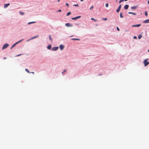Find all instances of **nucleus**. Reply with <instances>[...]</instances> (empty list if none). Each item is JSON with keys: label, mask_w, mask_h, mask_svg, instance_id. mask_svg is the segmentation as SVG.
I'll list each match as a JSON object with an SVG mask.
<instances>
[{"label": "nucleus", "mask_w": 149, "mask_h": 149, "mask_svg": "<svg viewBox=\"0 0 149 149\" xmlns=\"http://www.w3.org/2000/svg\"><path fill=\"white\" fill-rule=\"evenodd\" d=\"M120 8H118L116 9V12L117 13H118L120 10Z\"/></svg>", "instance_id": "22"}, {"label": "nucleus", "mask_w": 149, "mask_h": 149, "mask_svg": "<svg viewBox=\"0 0 149 149\" xmlns=\"http://www.w3.org/2000/svg\"><path fill=\"white\" fill-rule=\"evenodd\" d=\"M70 14H71V12H69L67 13L66 15H67V16H68V15H70Z\"/></svg>", "instance_id": "26"}, {"label": "nucleus", "mask_w": 149, "mask_h": 149, "mask_svg": "<svg viewBox=\"0 0 149 149\" xmlns=\"http://www.w3.org/2000/svg\"><path fill=\"white\" fill-rule=\"evenodd\" d=\"M36 22H30L28 23V24L29 25L31 24H33L36 23Z\"/></svg>", "instance_id": "19"}, {"label": "nucleus", "mask_w": 149, "mask_h": 149, "mask_svg": "<svg viewBox=\"0 0 149 149\" xmlns=\"http://www.w3.org/2000/svg\"><path fill=\"white\" fill-rule=\"evenodd\" d=\"M65 5L68 7L69 6V4L68 3H66Z\"/></svg>", "instance_id": "38"}, {"label": "nucleus", "mask_w": 149, "mask_h": 149, "mask_svg": "<svg viewBox=\"0 0 149 149\" xmlns=\"http://www.w3.org/2000/svg\"><path fill=\"white\" fill-rule=\"evenodd\" d=\"M58 49V47H53L52 49V50L54 51H56Z\"/></svg>", "instance_id": "6"}, {"label": "nucleus", "mask_w": 149, "mask_h": 149, "mask_svg": "<svg viewBox=\"0 0 149 149\" xmlns=\"http://www.w3.org/2000/svg\"><path fill=\"white\" fill-rule=\"evenodd\" d=\"M116 29L117 30H118V31H119L120 29L118 27H117Z\"/></svg>", "instance_id": "35"}, {"label": "nucleus", "mask_w": 149, "mask_h": 149, "mask_svg": "<svg viewBox=\"0 0 149 149\" xmlns=\"http://www.w3.org/2000/svg\"><path fill=\"white\" fill-rule=\"evenodd\" d=\"M121 7V4H120L118 7V8H120V9Z\"/></svg>", "instance_id": "32"}, {"label": "nucleus", "mask_w": 149, "mask_h": 149, "mask_svg": "<svg viewBox=\"0 0 149 149\" xmlns=\"http://www.w3.org/2000/svg\"><path fill=\"white\" fill-rule=\"evenodd\" d=\"M143 23H149V19H146L143 22Z\"/></svg>", "instance_id": "9"}, {"label": "nucleus", "mask_w": 149, "mask_h": 149, "mask_svg": "<svg viewBox=\"0 0 149 149\" xmlns=\"http://www.w3.org/2000/svg\"><path fill=\"white\" fill-rule=\"evenodd\" d=\"M129 6L128 5H126L124 6V8L125 10H127L128 9Z\"/></svg>", "instance_id": "10"}, {"label": "nucleus", "mask_w": 149, "mask_h": 149, "mask_svg": "<svg viewBox=\"0 0 149 149\" xmlns=\"http://www.w3.org/2000/svg\"><path fill=\"white\" fill-rule=\"evenodd\" d=\"M124 1L123 0H120L119 1V3H121L122 2V1Z\"/></svg>", "instance_id": "34"}, {"label": "nucleus", "mask_w": 149, "mask_h": 149, "mask_svg": "<svg viewBox=\"0 0 149 149\" xmlns=\"http://www.w3.org/2000/svg\"><path fill=\"white\" fill-rule=\"evenodd\" d=\"M10 3H8L6 4H5L4 5V8H7L8 6L10 5Z\"/></svg>", "instance_id": "8"}, {"label": "nucleus", "mask_w": 149, "mask_h": 149, "mask_svg": "<svg viewBox=\"0 0 149 149\" xmlns=\"http://www.w3.org/2000/svg\"><path fill=\"white\" fill-rule=\"evenodd\" d=\"M73 6H74L78 7V6H79V4H74L73 5Z\"/></svg>", "instance_id": "28"}, {"label": "nucleus", "mask_w": 149, "mask_h": 149, "mask_svg": "<svg viewBox=\"0 0 149 149\" xmlns=\"http://www.w3.org/2000/svg\"><path fill=\"white\" fill-rule=\"evenodd\" d=\"M38 37V35H37V36H36L33 37L32 38H33V39H34L35 38H37Z\"/></svg>", "instance_id": "27"}, {"label": "nucleus", "mask_w": 149, "mask_h": 149, "mask_svg": "<svg viewBox=\"0 0 149 149\" xmlns=\"http://www.w3.org/2000/svg\"><path fill=\"white\" fill-rule=\"evenodd\" d=\"M91 19L92 20H93L95 22H96L97 21V20L95 19L94 18H91Z\"/></svg>", "instance_id": "30"}, {"label": "nucleus", "mask_w": 149, "mask_h": 149, "mask_svg": "<svg viewBox=\"0 0 149 149\" xmlns=\"http://www.w3.org/2000/svg\"><path fill=\"white\" fill-rule=\"evenodd\" d=\"M30 73H32L33 74H34V72H31Z\"/></svg>", "instance_id": "44"}, {"label": "nucleus", "mask_w": 149, "mask_h": 149, "mask_svg": "<svg viewBox=\"0 0 149 149\" xmlns=\"http://www.w3.org/2000/svg\"><path fill=\"white\" fill-rule=\"evenodd\" d=\"M66 70H64L62 72V74L63 75H64V73L65 72H66Z\"/></svg>", "instance_id": "23"}, {"label": "nucleus", "mask_w": 149, "mask_h": 149, "mask_svg": "<svg viewBox=\"0 0 149 149\" xmlns=\"http://www.w3.org/2000/svg\"><path fill=\"white\" fill-rule=\"evenodd\" d=\"M141 26V24H137L133 25L132 26V27H139Z\"/></svg>", "instance_id": "5"}, {"label": "nucleus", "mask_w": 149, "mask_h": 149, "mask_svg": "<svg viewBox=\"0 0 149 149\" xmlns=\"http://www.w3.org/2000/svg\"><path fill=\"white\" fill-rule=\"evenodd\" d=\"M128 0H123L124 1H127Z\"/></svg>", "instance_id": "46"}, {"label": "nucleus", "mask_w": 149, "mask_h": 149, "mask_svg": "<svg viewBox=\"0 0 149 149\" xmlns=\"http://www.w3.org/2000/svg\"><path fill=\"white\" fill-rule=\"evenodd\" d=\"M29 39L30 40H33V39L32 38H30V39Z\"/></svg>", "instance_id": "41"}, {"label": "nucleus", "mask_w": 149, "mask_h": 149, "mask_svg": "<svg viewBox=\"0 0 149 149\" xmlns=\"http://www.w3.org/2000/svg\"><path fill=\"white\" fill-rule=\"evenodd\" d=\"M19 13L21 15H23L24 13V12H21V11H19Z\"/></svg>", "instance_id": "21"}, {"label": "nucleus", "mask_w": 149, "mask_h": 149, "mask_svg": "<svg viewBox=\"0 0 149 149\" xmlns=\"http://www.w3.org/2000/svg\"><path fill=\"white\" fill-rule=\"evenodd\" d=\"M59 1H60V0H58L57 1V2H59Z\"/></svg>", "instance_id": "49"}, {"label": "nucleus", "mask_w": 149, "mask_h": 149, "mask_svg": "<svg viewBox=\"0 0 149 149\" xmlns=\"http://www.w3.org/2000/svg\"><path fill=\"white\" fill-rule=\"evenodd\" d=\"M25 70L28 73H30V72L29 71V70H28V69H26Z\"/></svg>", "instance_id": "25"}, {"label": "nucleus", "mask_w": 149, "mask_h": 149, "mask_svg": "<svg viewBox=\"0 0 149 149\" xmlns=\"http://www.w3.org/2000/svg\"><path fill=\"white\" fill-rule=\"evenodd\" d=\"M148 59V58H147L143 61V63L145 66H146L149 64V62L147 61V60Z\"/></svg>", "instance_id": "1"}, {"label": "nucleus", "mask_w": 149, "mask_h": 149, "mask_svg": "<svg viewBox=\"0 0 149 149\" xmlns=\"http://www.w3.org/2000/svg\"><path fill=\"white\" fill-rule=\"evenodd\" d=\"M102 75V74H100L99 75Z\"/></svg>", "instance_id": "47"}, {"label": "nucleus", "mask_w": 149, "mask_h": 149, "mask_svg": "<svg viewBox=\"0 0 149 149\" xmlns=\"http://www.w3.org/2000/svg\"><path fill=\"white\" fill-rule=\"evenodd\" d=\"M122 13L121 12L120 13V18H123V16L122 15Z\"/></svg>", "instance_id": "17"}, {"label": "nucleus", "mask_w": 149, "mask_h": 149, "mask_svg": "<svg viewBox=\"0 0 149 149\" xmlns=\"http://www.w3.org/2000/svg\"><path fill=\"white\" fill-rule=\"evenodd\" d=\"M49 40H50L51 42H52V40L51 35H49Z\"/></svg>", "instance_id": "18"}, {"label": "nucleus", "mask_w": 149, "mask_h": 149, "mask_svg": "<svg viewBox=\"0 0 149 149\" xmlns=\"http://www.w3.org/2000/svg\"><path fill=\"white\" fill-rule=\"evenodd\" d=\"M30 40V39H28V40H27L26 41H27V42H29V41Z\"/></svg>", "instance_id": "40"}, {"label": "nucleus", "mask_w": 149, "mask_h": 149, "mask_svg": "<svg viewBox=\"0 0 149 149\" xmlns=\"http://www.w3.org/2000/svg\"><path fill=\"white\" fill-rule=\"evenodd\" d=\"M61 9L59 10H58L56 11V12H61Z\"/></svg>", "instance_id": "37"}, {"label": "nucleus", "mask_w": 149, "mask_h": 149, "mask_svg": "<svg viewBox=\"0 0 149 149\" xmlns=\"http://www.w3.org/2000/svg\"><path fill=\"white\" fill-rule=\"evenodd\" d=\"M133 38L135 39H137V37L136 36H134L133 37Z\"/></svg>", "instance_id": "36"}, {"label": "nucleus", "mask_w": 149, "mask_h": 149, "mask_svg": "<svg viewBox=\"0 0 149 149\" xmlns=\"http://www.w3.org/2000/svg\"><path fill=\"white\" fill-rule=\"evenodd\" d=\"M16 45L15 44V43H14V44L12 45V46L11 47V48H10V49H13V48L14 47L15 45Z\"/></svg>", "instance_id": "20"}, {"label": "nucleus", "mask_w": 149, "mask_h": 149, "mask_svg": "<svg viewBox=\"0 0 149 149\" xmlns=\"http://www.w3.org/2000/svg\"><path fill=\"white\" fill-rule=\"evenodd\" d=\"M148 52H149V49L148 50Z\"/></svg>", "instance_id": "48"}, {"label": "nucleus", "mask_w": 149, "mask_h": 149, "mask_svg": "<svg viewBox=\"0 0 149 149\" xmlns=\"http://www.w3.org/2000/svg\"><path fill=\"white\" fill-rule=\"evenodd\" d=\"M128 13L129 14H132L134 15H136V14L135 13L132 12H129Z\"/></svg>", "instance_id": "14"}, {"label": "nucleus", "mask_w": 149, "mask_h": 149, "mask_svg": "<svg viewBox=\"0 0 149 149\" xmlns=\"http://www.w3.org/2000/svg\"><path fill=\"white\" fill-rule=\"evenodd\" d=\"M145 15L146 16H148V14L147 11H146L145 12Z\"/></svg>", "instance_id": "24"}, {"label": "nucleus", "mask_w": 149, "mask_h": 149, "mask_svg": "<svg viewBox=\"0 0 149 149\" xmlns=\"http://www.w3.org/2000/svg\"><path fill=\"white\" fill-rule=\"evenodd\" d=\"M81 17V16H78L77 17H72L71 18V19L73 20H76L77 19H79Z\"/></svg>", "instance_id": "4"}, {"label": "nucleus", "mask_w": 149, "mask_h": 149, "mask_svg": "<svg viewBox=\"0 0 149 149\" xmlns=\"http://www.w3.org/2000/svg\"><path fill=\"white\" fill-rule=\"evenodd\" d=\"M94 8V6H92L90 8V9L91 10L93 8Z\"/></svg>", "instance_id": "33"}, {"label": "nucleus", "mask_w": 149, "mask_h": 149, "mask_svg": "<svg viewBox=\"0 0 149 149\" xmlns=\"http://www.w3.org/2000/svg\"><path fill=\"white\" fill-rule=\"evenodd\" d=\"M137 7L138 6H135L132 7L131 8L132 9H135L137 8Z\"/></svg>", "instance_id": "11"}, {"label": "nucleus", "mask_w": 149, "mask_h": 149, "mask_svg": "<svg viewBox=\"0 0 149 149\" xmlns=\"http://www.w3.org/2000/svg\"><path fill=\"white\" fill-rule=\"evenodd\" d=\"M81 27H83V28H85V27H84V26H81Z\"/></svg>", "instance_id": "45"}, {"label": "nucleus", "mask_w": 149, "mask_h": 149, "mask_svg": "<svg viewBox=\"0 0 149 149\" xmlns=\"http://www.w3.org/2000/svg\"><path fill=\"white\" fill-rule=\"evenodd\" d=\"M9 44H8V43H6L4 44L3 46L2 49V50L4 49H5L6 48L9 46Z\"/></svg>", "instance_id": "2"}, {"label": "nucleus", "mask_w": 149, "mask_h": 149, "mask_svg": "<svg viewBox=\"0 0 149 149\" xmlns=\"http://www.w3.org/2000/svg\"><path fill=\"white\" fill-rule=\"evenodd\" d=\"M65 26L68 27H70L72 26L73 25H72L71 23H66L65 24Z\"/></svg>", "instance_id": "3"}, {"label": "nucleus", "mask_w": 149, "mask_h": 149, "mask_svg": "<svg viewBox=\"0 0 149 149\" xmlns=\"http://www.w3.org/2000/svg\"><path fill=\"white\" fill-rule=\"evenodd\" d=\"M21 55V54H18V55L16 56H20Z\"/></svg>", "instance_id": "39"}, {"label": "nucleus", "mask_w": 149, "mask_h": 149, "mask_svg": "<svg viewBox=\"0 0 149 149\" xmlns=\"http://www.w3.org/2000/svg\"><path fill=\"white\" fill-rule=\"evenodd\" d=\"M6 58V57H4L3 58L4 59H5Z\"/></svg>", "instance_id": "42"}, {"label": "nucleus", "mask_w": 149, "mask_h": 149, "mask_svg": "<svg viewBox=\"0 0 149 149\" xmlns=\"http://www.w3.org/2000/svg\"><path fill=\"white\" fill-rule=\"evenodd\" d=\"M105 6L106 7H108L109 6V4L108 3H106L105 5Z\"/></svg>", "instance_id": "29"}, {"label": "nucleus", "mask_w": 149, "mask_h": 149, "mask_svg": "<svg viewBox=\"0 0 149 149\" xmlns=\"http://www.w3.org/2000/svg\"><path fill=\"white\" fill-rule=\"evenodd\" d=\"M102 19H103V20H104V21H106V20H107V18H103Z\"/></svg>", "instance_id": "31"}, {"label": "nucleus", "mask_w": 149, "mask_h": 149, "mask_svg": "<svg viewBox=\"0 0 149 149\" xmlns=\"http://www.w3.org/2000/svg\"><path fill=\"white\" fill-rule=\"evenodd\" d=\"M24 40V39H22L21 40H19V41H18L16 42V43H15V44L17 45V44H18V43H19L21 42H22L23 40Z\"/></svg>", "instance_id": "12"}, {"label": "nucleus", "mask_w": 149, "mask_h": 149, "mask_svg": "<svg viewBox=\"0 0 149 149\" xmlns=\"http://www.w3.org/2000/svg\"><path fill=\"white\" fill-rule=\"evenodd\" d=\"M73 40H80V39L79 38H73L71 39Z\"/></svg>", "instance_id": "16"}, {"label": "nucleus", "mask_w": 149, "mask_h": 149, "mask_svg": "<svg viewBox=\"0 0 149 149\" xmlns=\"http://www.w3.org/2000/svg\"><path fill=\"white\" fill-rule=\"evenodd\" d=\"M64 47V45L62 44L60 45L59 46V48L61 50H63V49Z\"/></svg>", "instance_id": "7"}, {"label": "nucleus", "mask_w": 149, "mask_h": 149, "mask_svg": "<svg viewBox=\"0 0 149 149\" xmlns=\"http://www.w3.org/2000/svg\"><path fill=\"white\" fill-rule=\"evenodd\" d=\"M148 4H149V0L148 1Z\"/></svg>", "instance_id": "43"}, {"label": "nucleus", "mask_w": 149, "mask_h": 149, "mask_svg": "<svg viewBox=\"0 0 149 149\" xmlns=\"http://www.w3.org/2000/svg\"><path fill=\"white\" fill-rule=\"evenodd\" d=\"M52 48V45H49L47 47V48L49 50H50Z\"/></svg>", "instance_id": "13"}, {"label": "nucleus", "mask_w": 149, "mask_h": 149, "mask_svg": "<svg viewBox=\"0 0 149 149\" xmlns=\"http://www.w3.org/2000/svg\"><path fill=\"white\" fill-rule=\"evenodd\" d=\"M142 37V35L140 34L138 36V38L139 39H140Z\"/></svg>", "instance_id": "15"}]
</instances>
